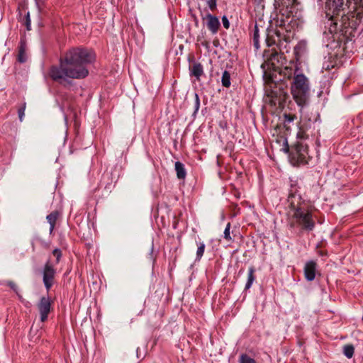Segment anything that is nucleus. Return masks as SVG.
Returning <instances> with one entry per match:
<instances>
[{"label": "nucleus", "instance_id": "1", "mask_svg": "<svg viewBox=\"0 0 363 363\" xmlns=\"http://www.w3.org/2000/svg\"><path fill=\"white\" fill-rule=\"evenodd\" d=\"M93 51L84 48H73L60 59L58 65L52 66L49 75L55 82L63 84L69 79L85 78L89 71L87 65L95 60Z\"/></svg>", "mask_w": 363, "mask_h": 363}, {"label": "nucleus", "instance_id": "2", "mask_svg": "<svg viewBox=\"0 0 363 363\" xmlns=\"http://www.w3.org/2000/svg\"><path fill=\"white\" fill-rule=\"evenodd\" d=\"M291 91L297 104L303 106L306 104L310 87L307 77L302 73L296 74L291 85Z\"/></svg>", "mask_w": 363, "mask_h": 363}, {"label": "nucleus", "instance_id": "3", "mask_svg": "<svg viewBox=\"0 0 363 363\" xmlns=\"http://www.w3.org/2000/svg\"><path fill=\"white\" fill-rule=\"evenodd\" d=\"M289 157L291 162L298 164H312L311 161L313 159V156L311 155L308 146L307 144L298 143L293 147L289 153Z\"/></svg>", "mask_w": 363, "mask_h": 363}, {"label": "nucleus", "instance_id": "4", "mask_svg": "<svg viewBox=\"0 0 363 363\" xmlns=\"http://www.w3.org/2000/svg\"><path fill=\"white\" fill-rule=\"evenodd\" d=\"M294 218L303 228L312 230L314 228V222L312 220V216L310 213L298 208L294 213Z\"/></svg>", "mask_w": 363, "mask_h": 363}, {"label": "nucleus", "instance_id": "5", "mask_svg": "<svg viewBox=\"0 0 363 363\" xmlns=\"http://www.w3.org/2000/svg\"><path fill=\"white\" fill-rule=\"evenodd\" d=\"M55 274V269L50 262L48 261L43 269V281L48 291L53 285Z\"/></svg>", "mask_w": 363, "mask_h": 363}, {"label": "nucleus", "instance_id": "6", "mask_svg": "<svg viewBox=\"0 0 363 363\" xmlns=\"http://www.w3.org/2000/svg\"><path fill=\"white\" fill-rule=\"evenodd\" d=\"M38 308L41 322H45L48 319V314L51 309V301L49 296H43L40 298L38 304Z\"/></svg>", "mask_w": 363, "mask_h": 363}, {"label": "nucleus", "instance_id": "7", "mask_svg": "<svg viewBox=\"0 0 363 363\" xmlns=\"http://www.w3.org/2000/svg\"><path fill=\"white\" fill-rule=\"evenodd\" d=\"M203 19L206 20V26L212 34L218 33L220 23L217 16L207 13Z\"/></svg>", "mask_w": 363, "mask_h": 363}, {"label": "nucleus", "instance_id": "8", "mask_svg": "<svg viewBox=\"0 0 363 363\" xmlns=\"http://www.w3.org/2000/svg\"><path fill=\"white\" fill-rule=\"evenodd\" d=\"M316 263L314 261H308L304 267V275L308 281H312L315 277Z\"/></svg>", "mask_w": 363, "mask_h": 363}, {"label": "nucleus", "instance_id": "9", "mask_svg": "<svg viewBox=\"0 0 363 363\" xmlns=\"http://www.w3.org/2000/svg\"><path fill=\"white\" fill-rule=\"evenodd\" d=\"M344 0H327L326 7L333 14H338L343 6Z\"/></svg>", "mask_w": 363, "mask_h": 363}, {"label": "nucleus", "instance_id": "10", "mask_svg": "<svg viewBox=\"0 0 363 363\" xmlns=\"http://www.w3.org/2000/svg\"><path fill=\"white\" fill-rule=\"evenodd\" d=\"M26 40L21 38L18 45V53L17 56V60L20 63H25L27 61L28 57L26 52Z\"/></svg>", "mask_w": 363, "mask_h": 363}, {"label": "nucleus", "instance_id": "11", "mask_svg": "<svg viewBox=\"0 0 363 363\" xmlns=\"http://www.w3.org/2000/svg\"><path fill=\"white\" fill-rule=\"evenodd\" d=\"M190 74L194 76L196 79H199L203 74V66L201 63L194 62L192 65L189 67Z\"/></svg>", "mask_w": 363, "mask_h": 363}, {"label": "nucleus", "instance_id": "12", "mask_svg": "<svg viewBox=\"0 0 363 363\" xmlns=\"http://www.w3.org/2000/svg\"><path fill=\"white\" fill-rule=\"evenodd\" d=\"M283 74L285 77L287 79H294V76L296 74H299V69L297 67L296 65H291V67L286 66L284 67V70L282 71Z\"/></svg>", "mask_w": 363, "mask_h": 363}, {"label": "nucleus", "instance_id": "13", "mask_svg": "<svg viewBox=\"0 0 363 363\" xmlns=\"http://www.w3.org/2000/svg\"><path fill=\"white\" fill-rule=\"evenodd\" d=\"M59 217V213L57 211L51 212L46 217V219L50 224V233L51 234L55 228L56 221Z\"/></svg>", "mask_w": 363, "mask_h": 363}, {"label": "nucleus", "instance_id": "14", "mask_svg": "<svg viewBox=\"0 0 363 363\" xmlns=\"http://www.w3.org/2000/svg\"><path fill=\"white\" fill-rule=\"evenodd\" d=\"M306 48V43L304 40L299 41L298 44L294 47V55L296 59H298L301 57L303 53L305 52Z\"/></svg>", "mask_w": 363, "mask_h": 363}, {"label": "nucleus", "instance_id": "15", "mask_svg": "<svg viewBox=\"0 0 363 363\" xmlns=\"http://www.w3.org/2000/svg\"><path fill=\"white\" fill-rule=\"evenodd\" d=\"M175 171L177 177L179 179H184L186 177V172L184 164L179 161L175 162Z\"/></svg>", "mask_w": 363, "mask_h": 363}, {"label": "nucleus", "instance_id": "16", "mask_svg": "<svg viewBox=\"0 0 363 363\" xmlns=\"http://www.w3.org/2000/svg\"><path fill=\"white\" fill-rule=\"evenodd\" d=\"M255 269L254 267H250L248 270L247 280L245 284V290H248L251 288L256 277L255 276Z\"/></svg>", "mask_w": 363, "mask_h": 363}, {"label": "nucleus", "instance_id": "17", "mask_svg": "<svg viewBox=\"0 0 363 363\" xmlns=\"http://www.w3.org/2000/svg\"><path fill=\"white\" fill-rule=\"evenodd\" d=\"M221 83H222V85L224 87H226V88L230 87V86L231 84V82H230V73L227 70H225L223 72V75H222V77H221Z\"/></svg>", "mask_w": 363, "mask_h": 363}, {"label": "nucleus", "instance_id": "18", "mask_svg": "<svg viewBox=\"0 0 363 363\" xmlns=\"http://www.w3.org/2000/svg\"><path fill=\"white\" fill-rule=\"evenodd\" d=\"M259 28L257 27V25L256 24L255 26V28L253 30V45L257 50L259 48Z\"/></svg>", "mask_w": 363, "mask_h": 363}, {"label": "nucleus", "instance_id": "19", "mask_svg": "<svg viewBox=\"0 0 363 363\" xmlns=\"http://www.w3.org/2000/svg\"><path fill=\"white\" fill-rule=\"evenodd\" d=\"M196 251V260H200L203 255L206 245L203 242H199Z\"/></svg>", "mask_w": 363, "mask_h": 363}, {"label": "nucleus", "instance_id": "20", "mask_svg": "<svg viewBox=\"0 0 363 363\" xmlns=\"http://www.w3.org/2000/svg\"><path fill=\"white\" fill-rule=\"evenodd\" d=\"M354 348L351 345H345L343 347V352L347 358H351L353 356Z\"/></svg>", "mask_w": 363, "mask_h": 363}, {"label": "nucleus", "instance_id": "21", "mask_svg": "<svg viewBox=\"0 0 363 363\" xmlns=\"http://www.w3.org/2000/svg\"><path fill=\"white\" fill-rule=\"evenodd\" d=\"M239 363H257L256 361L246 354H242L239 359Z\"/></svg>", "mask_w": 363, "mask_h": 363}, {"label": "nucleus", "instance_id": "22", "mask_svg": "<svg viewBox=\"0 0 363 363\" xmlns=\"http://www.w3.org/2000/svg\"><path fill=\"white\" fill-rule=\"evenodd\" d=\"M199 108H200V99H199V94L197 93H195L194 94V113H193L194 116H195L198 113Z\"/></svg>", "mask_w": 363, "mask_h": 363}, {"label": "nucleus", "instance_id": "23", "mask_svg": "<svg viewBox=\"0 0 363 363\" xmlns=\"http://www.w3.org/2000/svg\"><path fill=\"white\" fill-rule=\"evenodd\" d=\"M230 223H228L224 230V238L228 241L232 240V238L230 233Z\"/></svg>", "mask_w": 363, "mask_h": 363}, {"label": "nucleus", "instance_id": "24", "mask_svg": "<svg viewBox=\"0 0 363 363\" xmlns=\"http://www.w3.org/2000/svg\"><path fill=\"white\" fill-rule=\"evenodd\" d=\"M206 4L212 11L217 9V0H206Z\"/></svg>", "mask_w": 363, "mask_h": 363}, {"label": "nucleus", "instance_id": "25", "mask_svg": "<svg viewBox=\"0 0 363 363\" xmlns=\"http://www.w3.org/2000/svg\"><path fill=\"white\" fill-rule=\"evenodd\" d=\"M25 25L28 30H31V21L29 12H27L26 15L25 16Z\"/></svg>", "mask_w": 363, "mask_h": 363}, {"label": "nucleus", "instance_id": "26", "mask_svg": "<svg viewBox=\"0 0 363 363\" xmlns=\"http://www.w3.org/2000/svg\"><path fill=\"white\" fill-rule=\"evenodd\" d=\"M52 255L56 257V263H58L62 257L61 250L58 248H56V249L53 250Z\"/></svg>", "mask_w": 363, "mask_h": 363}, {"label": "nucleus", "instance_id": "27", "mask_svg": "<svg viewBox=\"0 0 363 363\" xmlns=\"http://www.w3.org/2000/svg\"><path fill=\"white\" fill-rule=\"evenodd\" d=\"M7 286H9L16 294H18V291H19L18 288L13 281H8Z\"/></svg>", "mask_w": 363, "mask_h": 363}, {"label": "nucleus", "instance_id": "28", "mask_svg": "<svg viewBox=\"0 0 363 363\" xmlns=\"http://www.w3.org/2000/svg\"><path fill=\"white\" fill-rule=\"evenodd\" d=\"M222 23L225 28L228 29L230 28V22L226 16L222 17Z\"/></svg>", "mask_w": 363, "mask_h": 363}, {"label": "nucleus", "instance_id": "29", "mask_svg": "<svg viewBox=\"0 0 363 363\" xmlns=\"http://www.w3.org/2000/svg\"><path fill=\"white\" fill-rule=\"evenodd\" d=\"M18 113L19 120L21 121H22L23 119L24 115H25V106H23V107H21L18 109Z\"/></svg>", "mask_w": 363, "mask_h": 363}, {"label": "nucleus", "instance_id": "30", "mask_svg": "<svg viewBox=\"0 0 363 363\" xmlns=\"http://www.w3.org/2000/svg\"><path fill=\"white\" fill-rule=\"evenodd\" d=\"M294 121V117L291 116H286V121L290 123L291 121Z\"/></svg>", "mask_w": 363, "mask_h": 363}, {"label": "nucleus", "instance_id": "31", "mask_svg": "<svg viewBox=\"0 0 363 363\" xmlns=\"http://www.w3.org/2000/svg\"><path fill=\"white\" fill-rule=\"evenodd\" d=\"M16 295H17V296H18V299H19L21 302H23V301H24V300H23V297H22V296L20 294L19 291H18V294H16Z\"/></svg>", "mask_w": 363, "mask_h": 363}, {"label": "nucleus", "instance_id": "32", "mask_svg": "<svg viewBox=\"0 0 363 363\" xmlns=\"http://www.w3.org/2000/svg\"><path fill=\"white\" fill-rule=\"evenodd\" d=\"M139 350H140V348H139V347H138V348H137V350H136L138 357H139V354H140Z\"/></svg>", "mask_w": 363, "mask_h": 363}, {"label": "nucleus", "instance_id": "33", "mask_svg": "<svg viewBox=\"0 0 363 363\" xmlns=\"http://www.w3.org/2000/svg\"><path fill=\"white\" fill-rule=\"evenodd\" d=\"M315 145H318V138L315 140Z\"/></svg>", "mask_w": 363, "mask_h": 363}, {"label": "nucleus", "instance_id": "34", "mask_svg": "<svg viewBox=\"0 0 363 363\" xmlns=\"http://www.w3.org/2000/svg\"><path fill=\"white\" fill-rule=\"evenodd\" d=\"M67 116H65V120L67 121Z\"/></svg>", "mask_w": 363, "mask_h": 363}]
</instances>
